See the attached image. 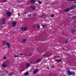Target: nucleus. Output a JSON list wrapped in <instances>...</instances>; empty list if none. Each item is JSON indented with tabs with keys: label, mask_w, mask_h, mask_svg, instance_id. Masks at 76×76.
<instances>
[{
	"label": "nucleus",
	"mask_w": 76,
	"mask_h": 76,
	"mask_svg": "<svg viewBox=\"0 0 76 76\" xmlns=\"http://www.w3.org/2000/svg\"><path fill=\"white\" fill-rule=\"evenodd\" d=\"M67 74L68 75H75V72H71L70 71H68L67 72Z\"/></svg>",
	"instance_id": "f257e3e1"
},
{
	"label": "nucleus",
	"mask_w": 76,
	"mask_h": 76,
	"mask_svg": "<svg viewBox=\"0 0 76 76\" xmlns=\"http://www.w3.org/2000/svg\"><path fill=\"white\" fill-rule=\"evenodd\" d=\"M4 44H7L8 46V48H10V44L9 43L7 42H6V41L4 42Z\"/></svg>",
	"instance_id": "f03ea898"
},
{
	"label": "nucleus",
	"mask_w": 76,
	"mask_h": 76,
	"mask_svg": "<svg viewBox=\"0 0 76 76\" xmlns=\"http://www.w3.org/2000/svg\"><path fill=\"white\" fill-rule=\"evenodd\" d=\"M71 10H73V9H75L76 8V4H75L72 6L71 7Z\"/></svg>",
	"instance_id": "7ed1b4c3"
},
{
	"label": "nucleus",
	"mask_w": 76,
	"mask_h": 76,
	"mask_svg": "<svg viewBox=\"0 0 76 76\" xmlns=\"http://www.w3.org/2000/svg\"><path fill=\"white\" fill-rule=\"evenodd\" d=\"M17 24V23H16V22H13L12 23V27H15V26Z\"/></svg>",
	"instance_id": "20e7f679"
},
{
	"label": "nucleus",
	"mask_w": 76,
	"mask_h": 76,
	"mask_svg": "<svg viewBox=\"0 0 76 76\" xmlns=\"http://www.w3.org/2000/svg\"><path fill=\"white\" fill-rule=\"evenodd\" d=\"M7 14L8 16H10L11 15V13L10 12H7Z\"/></svg>",
	"instance_id": "39448f33"
},
{
	"label": "nucleus",
	"mask_w": 76,
	"mask_h": 76,
	"mask_svg": "<svg viewBox=\"0 0 76 76\" xmlns=\"http://www.w3.org/2000/svg\"><path fill=\"white\" fill-rule=\"evenodd\" d=\"M21 29L23 31H26V30L27 29V28L26 27H22L21 28Z\"/></svg>",
	"instance_id": "423d86ee"
},
{
	"label": "nucleus",
	"mask_w": 76,
	"mask_h": 76,
	"mask_svg": "<svg viewBox=\"0 0 76 76\" xmlns=\"http://www.w3.org/2000/svg\"><path fill=\"white\" fill-rule=\"evenodd\" d=\"M6 23V19L3 20L2 22V23L4 24Z\"/></svg>",
	"instance_id": "0eeeda50"
},
{
	"label": "nucleus",
	"mask_w": 76,
	"mask_h": 76,
	"mask_svg": "<svg viewBox=\"0 0 76 76\" xmlns=\"http://www.w3.org/2000/svg\"><path fill=\"white\" fill-rule=\"evenodd\" d=\"M35 0H31V2L32 4H34V3H35Z\"/></svg>",
	"instance_id": "6e6552de"
},
{
	"label": "nucleus",
	"mask_w": 76,
	"mask_h": 76,
	"mask_svg": "<svg viewBox=\"0 0 76 76\" xmlns=\"http://www.w3.org/2000/svg\"><path fill=\"white\" fill-rule=\"evenodd\" d=\"M38 71V70H35L34 72V74H35Z\"/></svg>",
	"instance_id": "1a4fd4ad"
},
{
	"label": "nucleus",
	"mask_w": 76,
	"mask_h": 76,
	"mask_svg": "<svg viewBox=\"0 0 76 76\" xmlns=\"http://www.w3.org/2000/svg\"><path fill=\"white\" fill-rule=\"evenodd\" d=\"M30 66V64H27L26 65V67H29Z\"/></svg>",
	"instance_id": "9d476101"
},
{
	"label": "nucleus",
	"mask_w": 76,
	"mask_h": 76,
	"mask_svg": "<svg viewBox=\"0 0 76 76\" xmlns=\"http://www.w3.org/2000/svg\"><path fill=\"white\" fill-rule=\"evenodd\" d=\"M41 61V60L40 59H39L37 60V62L39 63V62H40V61Z\"/></svg>",
	"instance_id": "9b49d317"
},
{
	"label": "nucleus",
	"mask_w": 76,
	"mask_h": 76,
	"mask_svg": "<svg viewBox=\"0 0 76 76\" xmlns=\"http://www.w3.org/2000/svg\"><path fill=\"white\" fill-rule=\"evenodd\" d=\"M70 10H71V8H69L67 9V12H69V11Z\"/></svg>",
	"instance_id": "f8f14e48"
},
{
	"label": "nucleus",
	"mask_w": 76,
	"mask_h": 76,
	"mask_svg": "<svg viewBox=\"0 0 76 76\" xmlns=\"http://www.w3.org/2000/svg\"><path fill=\"white\" fill-rule=\"evenodd\" d=\"M76 32V30L74 29H72L71 30L72 32Z\"/></svg>",
	"instance_id": "ddd939ff"
},
{
	"label": "nucleus",
	"mask_w": 76,
	"mask_h": 76,
	"mask_svg": "<svg viewBox=\"0 0 76 76\" xmlns=\"http://www.w3.org/2000/svg\"><path fill=\"white\" fill-rule=\"evenodd\" d=\"M28 73H28V72H26V73H25L24 75L25 76H27V75H28Z\"/></svg>",
	"instance_id": "4468645a"
},
{
	"label": "nucleus",
	"mask_w": 76,
	"mask_h": 76,
	"mask_svg": "<svg viewBox=\"0 0 76 76\" xmlns=\"http://www.w3.org/2000/svg\"><path fill=\"white\" fill-rule=\"evenodd\" d=\"M61 61V59H59V60H56V61H57V62H60V61Z\"/></svg>",
	"instance_id": "2eb2a0df"
},
{
	"label": "nucleus",
	"mask_w": 76,
	"mask_h": 76,
	"mask_svg": "<svg viewBox=\"0 0 76 76\" xmlns=\"http://www.w3.org/2000/svg\"><path fill=\"white\" fill-rule=\"evenodd\" d=\"M26 39H23V42H26Z\"/></svg>",
	"instance_id": "dca6fc26"
},
{
	"label": "nucleus",
	"mask_w": 76,
	"mask_h": 76,
	"mask_svg": "<svg viewBox=\"0 0 76 76\" xmlns=\"http://www.w3.org/2000/svg\"><path fill=\"white\" fill-rule=\"evenodd\" d=\"M2 67H6V65H5V64H3L2 65Z\"/></svg>",
	"instance_id": "f3484780"
},
{
	"label": "nucleus",
	"mask_w": 76,
	"mask_h": 76,
	"mask_svg": "<svg viewBox=\"0 0 76 76\" xmlns=\"http://www.w3.org/2000/svg\"><path fill=\"white\" fill-rule=\"evenodd\" d=\"M72 18L73 19H75L76 18V16H74L73 17H72Z\"/></svg>",
	"instance_id": "a211bd4d"
},
{
	"label": "nucleus",
	"mask_w": 76,
	"mask_h": 76,
	"mask_svg": "<svg viewBox=\"0 0 76 76\" xmlns=\"http://www.w3.org/2000/svg\"><path fill=\"white\" fill-rule=\"evenodd\" d=\"M50 16L51 18H53L54 16V15H51Z\"/></svg>",
	"instance_id": "6ab92c4d"
},
{
	"label": "nucleus",
	"mask_w": 76,
	"mask_h": 76,
	"mask_svg": "<svg viewBox=\"0 0 76 76\" xmlns=\"http://www.w3.org/2000/svg\"><path fill=\"white\" fill-rule=\"evenodd\" d=\"M42 27H43V28H45V27H46V25H43Z\"/></svg>",
	"instance_id": "aec40b11"
},
{
	"label": "nucleus",
	"mask_w": 76,
	"mask_h": 76,
	"mask_svg": "<svg viewBox=\"0 0 76 76\" xmlns=\"http://www.w3.org/2000/svg\"><path fill=\"white\" fill-rule=\"evenodd\" d=\"M38 3H39V4H41V1H38Z\"/></svg>",
	"instance_id": "412c9836"
},
{
	"label": "nucleus",
	"mask_w": 76,
	"mask_h": 76,
	"mask_svg": "<svg viewBox=\"0 0 76 76\" xmlns=\"http://www.w3.org/2000/svg\"><path fill=\"white\" fill-rule=\"evenodd\" d=\"M9 76H12V73H10L9 74Z\"/></svg>",
	"instance_id": "4be33fe9"
},
{
	"label": "nucleus",
	"mask_w": 76,
	"mask_h": 76,
	"mask_svg": "<svg viewBox=\"0 0 76 76\" xmlns=\"http://www.w3.org/2000/svg\"><path fill=\"white\" fill-rule=\"evenodd\" d=\"M14 56L15 57H18V56L17 55H15Z\"/></svg>",
	"instance_id": "5701e85b"
},
{
	"label": "nucleus",
	"mask_w": 76,
	"mask_h": 76,
	"mask_svg": "<svg viewBox=\"0 0 76 76\" xmlns=\"http://www.w3.org/2000/svg\"><path fill=\"white\" fill-rule=\"evenodd\" d=\"M5 73H8V71H4Z\"/></svg>",
	"instance_id": "b1692460"
},
{
	"label": "nucleus",
	"mask_w": 76,
	"mask_h": 76,
	"mask_svg": "<svg viewBox=\"0 0 76 76\" xmlns=\"http://www.w3.org/2000/svg\"><path fill=\"white\" fill-rule=\"evenodd\" d=\"M32 9H33V10H35V7H32Z\"/></svg>",
	"instance_id": "393cba45"
},
{
	"label": "nucleus",
	"mask_w": 76,
	"mask_h": 76,
	"mask_svg": "<svg viewBox=\"0 0 76 76\" xmlns=\"http://www.w3.org/2000/svg\"><path fill=\"white\" fill-rule=\"evenodd\" d=\"M37 27H38V28H39V25H38Z\"/></svg>",
	"instance_id": "a878e982"
},
{
	"label": "nucleus",
	"mask_w": 76,
	"mask_h": 76,
	"mask_svg": "<svg viewBox=\"0 0 76 76\" xmlns=\"http://www.w3.org/2000/svg\"><path fill=\"white\" fill-rule=\"evenodd\" d=\"M70 1H76V0H69Z\"/></svg>",
	"instance_id": "bb28decb"
},
{
	"label": "nucleus",
	"mask_w": 76,
	"mask_h": 76,
	"mask_svg": "<svg viewBox=\"0 0 76 76\" xmlns=\"http://www.w3.org/2000/svg\"><path fill=\"white\" fill-rule=\"evenodd\" d=\"M6 57H4V59H6Z\"/></svg>",
	"instance_id": "cd10ccee"
},
{
	"label": "nucleus",
	"mask_w": 76,
	"mask_h": 76,
	"mask_svg": "<svg viewBox=\"0 0 76 76\" xmlns=\"http://www.w3.org/2000/svg\"><path fill=\"white\" fill-rule=\"evenodd\" d=\"M20 56H22V55H23V54H22V53H21V54H20Z\"/></svg>",
	"instance_id": "c85d7f7f"
},
{
	"label": "nucleus",
	"mask_w": 76,
	"mask_h": 76,
	"mask_svg": "<svg viewBox=\"0 0 76 76\" xmlns=\"http://www.w3.org/2000/svg\"><path fill=\"white\" fill-rule=\"evenodd\" d=\"M7 0H4V1H6Z\"/></svg>",
	"instance_id": "c756f323"
},
{
	"label": "nucleus",
	"mask_w": 76,
	"mask_h": 76,
	"mask_svg": "<svg viewBox=\"0 0 76 76\" xmlns=\"http://www.w3.org/2000/svg\"><path fill=\"white\" fill-rule=\"evenodd\" d=\"M31 16V15H28V16Z\"/></svg>",
	"instance_id": "7c9ffc66"
},
{
	"label": "nucleus",
	"mask_w": 76,
	"mask_h": 76,
	"mask_svg": "<svg viewBox=\"0 0 76 76\" xmlns=\"http://www.w3.org/2000/svg\"><path fill=\"white\" fill-rule=\"evenodd\" d=\"M65 12H67V9L65 10Z\"/></svg>",
	"instance_id": "2f4dec72"
},
{
	"label": "nucleus",
	"mask_w": 76,
	"mask_h": 76,
	"mask_svg": "<svg viewBox=\"0 0 76 76\" xmlns=\"http://www.w3.org/2000/svg\"><path fill=\"white\" fill-rule=\"evenodd\" d=\"M47 69H49V68H48V67H47Z\"/></svg>",
	"instance_id": "473e14b6"
},
{
	"label": "nucleus",
	"mask_w": 76,
	"mask_h": 76,
	"mask_svg": "<svg viewBox=\"0 0 76 76\" xmlns=\"http://www.w3.org/2000/svg\"><path fill=\"white\" fill-rule=\"evenodd\" d=\"M20 15V13H18V15L19 16Z\"/></svg>",
	"instance_id": "72a5a7b5"
},
{
	"label": "nucleus",
	"mask_w": 76,
	"mask_h": 76,
	"mask_svg": "<svg viewBox=\"0 0 76 76\" xmlns=\"http://www.w3.org/2000/svg\"><path fill=\"white\" fill-rule=\"evenodd\" d=\"M74 3H76V2H75Z\"/></svg>",
	"instance_id": "f704fd0d"
},
{
	"label": "nucleus",
	"mask_w": 76,
	"mask_h": 76,
	"mask_svg": "<svg viewBox=\"0 0 76 76\" xmlns=\"http://www.w3.org/2000/svg\"><path fill=\"white\" fill-rule=\"evenodd\" d=\"M67 69L68 70H69V68H67Z\"/></svg>",
	"instance_id": "c9c22d12"
},
{
	"label": "nucleus",
	"mask_w": 76,
	"mask_h": 76,
	"mask_svg": "<svg viewBox=\"0 0 76 76\" xmlns=\"http://www.w3.org/2000/svg\"><path fill=\"white\" fill-rule=\"evenodd\" d=\"M67 43H68V42H67Z\"/></svg>",
	"instance_id": "e433bc0d"
},
{
	"label": "nucleus",
	"mask_w": 76,
	"mask_h": 76,
	"mask_svg": "<svg viewBox=\"0 0 76 76\" xmlns=\"http://www.w3.org/2000/svg\"><path fill=\"white\" fill-rule=\"evenodd\" d=\"M67 1H69V0H67Z\"/></svg>",
	"instance_id": "4c0bfd02"
},
{
	"label": "nucleus",
	"mask_w": 76,
	"mask_h": 76,
	"mask_svg": "<svg viewBox=\"0 0 76 76\" xmlns=\"http://www.w3.org/2000/svg\"><path fill=\"white\" fill-rule=\"evenodd\" d=\"M66 43H67V42H66Z\"/></svg>",
	"instance_id": "58836bf2"
},
{
	"label": "nucleus",
	"mask_w": 76,
	"mask_h": 76,
	"mask_svg": "<svg viewBox=\"0 0 76 76\" xmlns=\"http://www.w3.org/2000/svg\"><path fill=\"white\" fill-rule=\"evenodd\" d=\"M31 7H32L31 6Z\"/></svg>",
	"instance_id": "ea45409f"
}]
</instances>
